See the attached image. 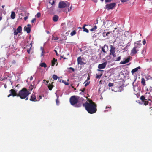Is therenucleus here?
I'll list each match as a JSON object with an SVG mask.
<instances>
[{
  "instance_id": "obj_33",
  "label": "nucleus",
  "mask_w": 152,
  "mask_h": 152,
  "mask_svg": "<svg viewBox=\"0 0 152 152\" xmlns=\"http://www.w3.org/2000/svg\"><path fill=\"white\" fill-rule=\"evenodd\" d=\"M63 83H64L66 85H68L69 84V83L67 82H66L64 80H63L62 81Z\"/></svg>"
},
{
  "instance_id": "obj_9",
  "label": "nucleus",
  "mask_w": 152,
  "mask_h": 152,
  "mask_svg": "<svg viewBox=\"0 0 152 152\" xmlns=\"http://www.w3.org/2000/svg\"><path fill=\"white\" fill-rule=\"evenodd\" d=\"M31 25L30 24L27 25V26H25L24 27V29L25 31H26L27 33H29L31 31Z\"/></svg>"
},
{
  "instance_id": "obj_59",
  "label": "nucleus",
  "mask_w": 152,
  "mask_h": 152,
  "mask_svg": "<svg viewBox=\"0 0 152 152\" xmlns=\"http://www.w3.org/2000/svg\"><path fill=\"white\" fill-rule=\"evenodd\" d=\"M27 52H28V53H30V50L28 49L27 50Z\"/></svg>"
},
{
  "instance_id": "obj_6",
  "label": "nucleus",
  "mask_w": 152,
  "mask_h": 152,
  "mask_svg": "<svg viewBox=\"0 0 152 152\" xmlns=\"http://www.w3.org/2000/svg\"><path fill=\"white\" fill-rule=\"evenodd\" d=\"M110 54L111 55H112L113 57H115L116 56V55L115 53V48L112 45H110Z\"/></svg>"
},
{
  "instance_id": "obj_27",
  "label": "nucleus",
  "mask_w": 152,
  "mask_h": 152,
  "mask_svg": "<svg viewBox=\"0 0 152 152\" xmlns=\"http://www.w3.org/2000/svg\"><path fill=\"white\" fill-rule=\"evenodd\" d=\"M76 31L75 30H74L70 33V35L72 36H73L75 35L76 34Z\"/></svg>"
},
{
  "instance_id": "obj_19",
  "label": "nucleus",
  "mask_w": 152,
  "mask_h": 152,
  "mask_svg": "<svg viewBox=\"0 0 152 152\" xmlns=\"http://www.w3.org/2000/svg\"><path fill=\"white\" fill-rule=\"evenodd\" d=\"M57 60L55 59L54 58H53V60L52 61V66H54L55 64L57 62Z\"/></svg>"
},
{
  "instance_id": "obj_3",
  "label": "nucleus",
  "mask_w": 152,
  "mask_h": 152,
  "mask_svg": "<svg viewBox=\"0 0 152 152\" xmlns=\"http://www.w3.org/2000/svg\"><path fill=\"white\" fill-rule=\"evenodd\" d=\"M80 99V97L73 96L70 98V102L72 105H74L77 104Z\"/></svg>"
},
{
  "instance_id": "obj_5",
  "label": "nucleus",
  "mask_w": 152,
  "mask_h": 152,
  "mask_svg": "<svg viewBox=\"0 0 152 152\" xmlns=\"http://www.w3.org/2000/svg\"><path fill=\"white\" fill-rule=\"evenodd\" d=\"M137 46H134L131 50V54L132 56L135 54L139 51L138 49L140 48V44L138 45Z\"/></svg>"
},
{
  "instance_id": "obj_14",
  "label": "nucleus",
  "mask_w": 152,
  "mask_h": 152,
  "mask_svg": "<svg viewBox=\"0 0 152 152\" xmlns=\"http://www.w3.org/2000/svg\"><path fill=\"white\" fill-rule=\"evenodd\" d=\"M30 100L31 101L36 102L37 101V100L36 99V96L32 94L30 99Z\"/></svg>"
},
{
  "instance_id": "obj_62",
  "label": "nucleus",
  "mask_w": 152,
  "mask_h": 152,
  "mask_svg": "<svg viewBox=\"0 0 152 152\" xmlns=\"http://www.w3.org/2000/svg\"><path fill=\"white\" fill-rule=\"evenodd\" d=\"M58 39V38L57 37L55 39V40H56Z\"/></svg>"
},
{
  "instance_id": "obj_21",
  "label": "nucleus",
  "mask_w": 152,
  "mask_h": 152,
  "mask_svg": "<svg viewBox=\"0 0 152 152\" xmlns=\"http://www.w3.org/2000/svg\"><path fill=\"white\" fill-rule=\"evenodd\" d=\"M53 82H52L51 84H49V85L48 86V87L49 89L50 90H51L52 88L54 87V86L53 85Z\"/></svg>"
},
{
  "instance_id": "obj_44",
  "label": "nucleus",
  "mask_w": 152,
  "mask_h": 152,
  "mask_svg": "<svg viewBox=\"0 0 152 152\" xmlns=\"http://www.w3.org/2000/svg\"><path fill=\"white\" fill-rule=\"evenodd\" d=\"M129 0H121V1L122 2H125Z\"/></svg>"
},
{
  "instance_id": "obj_46",
  "label": "nucleus",
  "mask_w": 152,
  "mask_h": 152,
  "mask_svg": "<svg viewBox=\"0 0 152 152\" xmlns=\"http://www.w3.org/2000/svg\"><path fill=\"white\" fill-rule=\"evenodd\" d=\"M95 30V29L93 28H91V29H90V31H94Z\"/></svg>"
},
{
  "instance_id": "obj_50",
  "label": "nucleus",
  "mask_w": 152,
  "mask_h": 152,
  "mask_svg": "<svg viewBox=\"0 0 152 152\" xmlns=\"http://www.w3.org/2000/svg\"><path fill=\"white\" fill-rule=\"evenodd\" d=\"M84 93L81 92L80 93V94H81L83 96H84Z\"/></svg>"
},
{
  "instance_id": "obj_31",
  "label": "nucleus",
  "mask_w": 152,
  "mask_h": 152,
  "mask_svg": "<svg viewBox=\"0 0 152 152\" xmlns=\"http://www.w3.org/2000/svg\"><path fill=\"white\" fill-rule=\"evenodd\" d=\"M41 16V13L39 12H38L36 14L35 16L36 17H37L38 18H39Z\"/></svg>"
},
{
  "instance_id": "obj_52",
  "label": "nucleus",
  "mask_w": 152,
  "mask_h": 152,
  "mask_svg": "<svg viewBox=\"0 0 152 152\" xmlns=\"http://www.w3.org/2000/svg\"><path fill=\"white\" fill-rule=\"evenodd\" d=\"M79 100H80L81 101H83L84 100V99L82 97L80 98V99Z\"/></svg>"
},
{
  "instance_id": "obj_39",
  "label": "nucleus",
  "mask_w": 152,
  "mask_h": 152,
  "mask_svg": "<svg viewBox=\"0 0 152 152\" xmlns=\"http://www.w3.org/2000/svg\"><path fill=\"white\" fill-rule=\"evenodd\" d=\"M85 90L86 88H84L83 89H80L79 90V91L84 93V91Z\"/></svg>"
},
{
  "instance_id": "obj_61",
  "label": "nucleus",
  "mask_w": 152,
  "mask_h": 152,
  "mask_svg": "<svg viewBox=\"0 0 152 152\" xmlns=\"http://www.w3.org/2000/svg\"><path fill=\"white\" fill-rule=\"evenodd\" d=\"M98 71H103V70H100V69H98Z\"/></svg>"
},
{
  "instance_id": "obj_12",
  "label": "nucleus",
  "mask_w": 152,
  "mask_h": 152,
  "mask_svg": "<svg viewBox=\"0 0 152 152\" xmlns=\"http://www.w3.org/2000/svg\"><path fill=\"white\" fill-rule=\"evenodd\" d=\"M77 63L78 64H80V65H83L85 63L82 61L81 58L80 56L78 57L77 59Z\"/></svg>"
},
{
  "instance_id": "obj_2",
  "label": "nucleus",
  "mask_w": 152,
  "mask_h": 152,
  "mask_svg": "<svg viewBox=\"0 0 152 152\" xmlns=\"http://www.w3.org/2000/svg\"><path fill=\"white\" fill-rule=\"evenodd\" d=\"M30 94L29 91L26 88H23L19 91L18 97H19L22 99H25V100H27L28 99V96Z\"/></svg>"
},
{
  "instance_id": "obj_8",
  "label": "nucleus",
  "mask_w": 152,
  "mask_h": 152,
  "mask_svg": "<svg viewBox=\"0 0 152 152\" xmlns=\"http://www.w3.org/2000/svg\"><path fill=\"white\" fill-rule=\"evenodd\" d=\"M115 5V3H113L106 5V7L108 10H110L112 9Z\"/></svg>"
},
{
  "instance_id": "obj_34",
  "label": "nucleus",
  "mask_w": 152,
  "mask_h": 152,
  "mask_svg": "<svg viewBox=\"0 0 152 152\" xmlns=\"http://www.w3.org/2000/svg\"><path fill=\"white\" fill-rule=\"evenodd\" d=\"M102 75V74H101L100 75H96V78L97 79H98V78L99 79L101 78Z\"/></svg>"
},
{
  "instance_id": "obj_10",
  "label": "nucleus",
  "mask_w": 152,
  "mask_h": 152,
  "mask_svg": "<svg viewBox=\"0 0 152 152\" xmlns=\"http://www.w3.org/2000/svg\"><path fill=\"white\" fill-rule=\"evenodd\" d=\"M107 64V62H104L102 64L98 65V68L99 69H104L105 68Z\"/></svg>"
},
{
  "instance_id": "obj_45",
  "label": "nucleus",
  "mask_w": 152,
  "mask_h": 152,
  "mask_svg": "<svg viewBox=\"0 0 152 152\" xmlns=\"http://www.w3.org/2000/svg\"><path fill=\"white\" fill-rule=\"evenodd\" d=\"M89 83H90L89 82H87V83L85 84V87L87 86L89 84Z\"/></svg>"
},
{
  "instance_id": "obj_13",
  "label": "nucleus",
  "mask_w": 152,
  "mask_h": 152,
  "mask_svg": "<svg viewBox=\"0 0 152 152\" xmlns=\"http://www.w3.org/2000/svg\"><path fill=\"white\" fill-rule=\"evenodd\" d=\"M108 50V45H105L103 46L102 48V50L104 53H106Z\"/></svg>"
},
{
  "instance_id": "obj_63",
  "label": "nucleus",
  "mask_w": 152,
  "mask_h": 152,
  "mask_svg": "<svg viewBox=\"0 0 152 152\" xmlns=\"http://www.w3.org/2000/svg\"><path fill=\"white\" fill-rule=\"evenodd\" d=\"M39 98H40V99H41V98H42V96H41L39 95Z\"/></svg>"
},
{
  "instance_id": "obj_1",
  "label": "nucleus",
  "mask_w": 152,
  "mask_h": 152,
  "mask_svg": "<svg viewBox=\"0 0 152 152\" xmlns=\"http://www.w3.org/2000/svg\"><path fill=\"white\" fill-rule=\"evenodd\" d=\"M88 102H86L83 104L86 110L90 114H92L95 113L97 111V105L92 100H88Z\"/></svg>"
},
{
  "instance_id": "obj_15",
  "label": "nucleus",
  "mask_w": 152,
  "mask_h": 152,
  "mask_svg": "<svg viewBox=\"0 0 152 152\" xmlns=\"http://www.w3.org/2000/svg\"><path fill=\"white\" fill-rule=\"evenodd\" d=\"M130 59L129 58H127L124 61H121L120 62V64H124L126 63H128L130 61Z\"/></svg>"
},
{
  "instance_id": "obj_42",
  "label": "nucleus",
  "mask_w": 152,
  "mask_h": 152,
  "mask_svg": "<svg viewBox=\"0 0 152 152\" xmlns=\"http://www.w3.org/2000/svg\"><path fill=\"white\" fill-rule=\"evenodd\" d=\"M68 69H69L71 70L73 72L75 71L74 69L72 67H70L69 68H68Z\"/></svg>"
},
{
  "instance_id": "obj_60",
  "label": "nucleus",
  "mask_w": 152,
  "mask_h": 152,
  "mask_svg": "<svg viewBox=\"0 0 152 152\" xmlns=\"http://www.w3.org/2000/svg\"><path fill=\"white\" fill-rule=\"evenodd\" d=\"M65 25V23H62V24H61V26H63L64 25Z\"/></svg>"
},
{
  "instance_id": "obj_26",
  "label": "nucleus",
  "mask_w": 152,
  "mask_h": 152,
  "mask_svg": "<svg viewBox=\"0 0 152 152\" xmlns=\"http://www.w3.org/2000/svg\"><path fill=\"white\" fill-rule=\"evenodd\" d=\"M53 78L55 80H56L58 79V76L56 75H53L52 76Z\"/></svg>"
},
{
  "instance_id": "obj_25",
  "label": "nucleus",
  "mask_w": 152,
  "mask_h": 152,
  "mask_svg": "<svg viewBox=\"0 0 152 152\" xmlns=\"http://www.w3.org/2000/svg\"><path fill=\"white\" fill-rule=\"evenodd\" d=\"M16 30L17 31H18V32L20 33L21 31L22 30V27L20 26H18Z\"/></svg>"
},
{
  "instance_id": "obj_55",
  "label": "nucleus",
  "mask_w": 152,
  "mask_h": 152,
  "mask_svg": "<svg viewBox=\"0 0 152 152\" xmlns=\"http://www.w3.org/2000/svg\"><path fill=\"white\" fill-rule=\"evenodd\" d=\"M61 58H63L64 59H67V58H65V57H64L62 56H61Z\"/></svg>"
},
{
  "instance_id": "obj_40",
  "label": "nucleus",
  "mask_w": 152,
  "mask_h": 152,
  "mask_svg": "<svg viewBox=\"0 0 152 152\" xmlns=\"http://www.w3.org/2000/svg\"><path fill=\"white\" fill-rule=\"evenodd\" d=\"M36 20V19L35 18H34L32 19V20L31 21V23H34Z\"/></svg>"
},
{
  "instance_id": "obj_36",
  "label": "nucleus",
  "mask_w": 152,
  "mask_h": 152,
  "mask_svg": "<svg viewBox=\"0 0 152 152\" xmlns=\"http://www.w3.org/2000/svg\"><path fill=\"white\" fill-rule=\"evenodd\" d=\"M11 47V49L12 50H10V51L11 52H13V51H14V48L13 45H12Z\"/></svg>"
},
{
  "instance_id": "obj_64",
  "label": "nucleus",
  "mask_w": 152,
  "mask_h": 152,
  "mask_svg": "<svg viewBox=\"0 0 152 152\" xmlns=\"http://www.w3.org/2000/svg\"><path fill=\"white\" fill-rule=\"evenodd\" d=\"M5 7V5H2V7L3 8H4V7Z\"/></svg>"
},
{
  "instance_id": "obj_18",
  "label": "nucleus",
  "mask_w": 152,
  "mask_h": 152,
  "mask_svg": "<svg viewBox=\"0 0 152 152\" xmlns=\"http://www.w3.org/2000/svg\"><path fill=\"white\" fill-rule=\"evenodd\" d=\"M15 14L14 12L12 11L11 12V18L12 19H14L15 18Z\"/></svg>"
},
{
  "instance_id": "obj_24",
  "label": "nucleus",
  "mask_w": 152,
  "mask_h": 152,
  "mask_svg": "<svg viewBox=\"0 0 152 152\" xmlns=\"http://www.w3.org/2000/svg\"><path fill=\"white\" fill-rule=\"evenodd\" d=\"M40 66L42 67L46 68L47 67V65L45 63L43 62L40 64Z\"/></svg>"
},
{
  "instance_id": "obj_7",
  "label": "nucleus",
  "mask_w": 152,
  "mask_h": 152,
  "mask_svg": "<svg viewBox=\"0 0 152 152\" xmlns=\"http://www.w3.org/2000/svg\"><path fill=\"white\" fill-rule=\"evenodd\" d=\"M10 94L8 96V97H9L11 96H12L13 97L15 96H17L18 97V94H17L16 91L13 89H11L10 91Z\"/></svg>"
},
{
  "instance_id": "obj_57",
  "label": "nucleus",
  "mask_w": 152,
  "mask_h": 152,
  "mask_svg": "<svg viewBox=\"0 0 152 152\" xmlns=\"http://www.w3.org/2000/svg\"><path fill=\"white\" fill-rule=\"evenodd\" d=\"M71 9V7H70V10ZM69 8H68V9L66 10V11H69Z\"/></svg>"
},
{
  "instance_id": "obj_56",
  "label": "nucleus",
  "mask_w": 152,
  "mask_h": 152,
  "mask_svg": "<svg viewBox=\"0 0 152 152\" xmlns=\"http://www.w3.org/2000/svg\"><path fill=\"white\" fill-rule=\"evenodd\" d=\"M32 79H33V77L32 76H31L30 78V80H31Z\"/></svg>"
},
{
  "instance_id": "obj_29",
  "label": "nucleus",
  "mask_w": 152,
  "mask_h": 152,
  "mask_svg": "<svg viewBox=\"0 0 152 152\" xmlns=\"http://www.w3.org/2000/svg\"><path fill=\"white\" fill-rule=\"evenodd\" d=\"M49 3L52 5H53L55 3V1L54 0H50Z\"/></svg>"
},
{
  "instance_id": "obj_22",
  "label": "nucleus",
  "mask_w": 152,
  "mask_h": 152,
  "mask_svg": "<svg viewBox=\"0 0 152 152\" xmlns=\"http://www.w3.org/2000/svg\"><path fill=\"white\" fill-rule=\"evenodd\" d=\"M141 83L143 86H145L146 85L145 81V79L143 78H142L141 79Z\"/></svg>"
},
{
  "instance_id": "obj_43",
  "label": "nucleus",
  "mask_w": 152,
  "mask_h": 152,
  "mask_svg": "<svg viewBox=\"0 0 152 152\" xmlns=\"http://www.w3.org/2000/svg\"><path fill=\"white\" fill-rule=\"evenodd\" d=\"M44 50L43 49H42V53H41V56H42L44 55Z\"/></svg>"
},
{
  "instance_id": "obj_23",
  "label": "nucleus",
  "mask_w": 152,
  "mask_h": 152,
  "mask_svg": "<svg viewBox=\"0 0 152 152\" xmlns=\"http://www.w3.org/2000/svg\"><path fill=\"white\" fill-rule=\"evenodd\" d=\"M110 34V32H108L106 33V32H104L102 33V35L104 37H105L106 36H107Z\"/></svg>"
},
{
  "instance_id": "obj_32",
  "label": "nucleus",
  "mask_w": 152,
  "mask_h": 152,
  "mask_svg": "<svg viewBox=\"0 0 152 152\" xmlns=\"http://www.w3.org/2000/svg\"><path fill=\"white\" fill-rule=\"evenodd\" d=\"M19 33L17 30H15L14 31V35H17Z\"/></svg>"
},
{
  "instance_id": "obj_28",
  "label": "nucleus",
  "mask_w": 152,
  "mask_h": 152,
  "mask_svg": "<svg viewBox=\"0 0 152 152\" xmlns=\"http://www.w3.org/2000/svg\"><path fill=\"white\" fill-rule=\"evenodd\" d=\"M81 103H78V104H76L75 105V107H81Z\"/></svg>"
},
{
  "instance_id": "obj_11",
  "label": "nucleus",
  "mask_w": 152,
  "mask_h": 152,
  "mask_svg": "<svg viewBox=\"0 0 152 152\" xmlns=\"http://www.w3.org/2000/svg\"><path fill=\"white\" fill-rule=\"evenodd\" d=\"M140 99L143 102L144 105H146L148 104V101L145 100L146 99H145V98L144 96L142 95L140 97Z\"/></svg>"
},
{
  "instance_id": "obj_58",
  "label": "nucleus",
  "mask_w": 152,
  "mask_h": 152,
  "mask_svg": "<svg viewBox=\"0 0 152 152\" xmlns=\"http://www.w3.org/2000/svg\"><path fill=\"white\" fill-rule=\"evenodd\" d=\"M2 19V16L1 15L0 16V21Z\"/></svg>"
},
{
  "instance_id": "obj_53",
  "label": "nucleus",
  "mask_w": 152,
  "mask_h": 152,
  "mask_svg": "<svg viewBox=\"0 0 152 152\" xmlns=\"http://www.w3.org/2000/svg\"><path fill=\"white\" fill-rule=\"evenodd\" d=\"M93 28L96 30L97 28V27L96 26H95Z\"/></svg>"
},
{
  "instance_id": "obj_47",
  "label": "nucleus",
  "mask_w": 152,
  "mask_h": 152,
  "mask_svg": "<svg viewBox=\"0 0 152 152\" xmlns=\"http://www.w3.org/2000/svg\"><path fill=\"white\" fill-rule=\"evenodd\" d=\"M142 44L143 45H145L146 44V41L145 39L142 41Z\"/></svg>"
},
{
  "instance_id": "obj_38",
  "label": "nucleus",
  "mask_w": 152,
  "mask_h": 152,
  "mask_svg": "<svg viewBox=\"0 0 152 152\" xmlns=\"http://www.w3.org/2000/svg\"><path fill=\"white\" fill-rule=\"evenodd\" d=\"M7 79V77H3L2 78H1L0 79L1 81H3L4 80Z\"/></svg>"
},
{
  "instance_id": "obj_17",
  "label": "nucleus",
  "mask_w": 152,
  "mask_h": 152,
  "mask_svg": "<svg viewBox=\"0 0 152 152\" xmlns=\"http://www.w3.org/2000/svg\"><path fill=\"white\" fill-rule=\"evenodd\" d=\"M59 17L57 15H55L53 18V20L54 22L57 21Z\"/></svg>"
},
{
  "instance_id": "obj_16",
  "label": "nucleus",
  "mask_w": 152,
  "mask_h": 152,
  "mask_svg": "<svg viewBox=\"0 0 152 152\" xmlns=\"http://www.w3.org/2000/svg\"><path fill=\"white\" fill-rule=\"evenodd\" d=\"M141 68L140 66H138L137 68L133 69L131 71V73L133 75L135 72H136L139 69Z\"/></svg>"
},
{
  "instance_id": "obj_4",
  "label": "nucleus",
  "mask_w": 152,
  "mask_h": 152,
  "mask_svg": "<svg viewBox=\"0 0 152 152\" xmlns=\"http://www.w3.org/2000/svg\"><path fill=\"white\" fill-rule=\"evenodd\" d=\"M70 5V4L67 2L62 1L60 2L58 4V7L60 8L68 7Z\"/></svg>"
},
{
  "instance_id": "obj_20",
  "label": "nucleus",
  "mask_w": 152,
  "mask_h": 152,
  "mask_svg": "<svg viewBox=\"0 0 152 152\" xmlns=\"http://www.w3.org/2000/svg\"><path fill=\"white\" fill-rule=\"evenodd\" d=\"M87 26V25L86 24H84L83 27V29L84 31L86 32L87 33H88L89 32L88 30L85 27Z\"/></svg>"
},
{
  "instance_id": "obj_37",
  "label": "nucleus",
  "mask_w": 152,
  "mask_h": 152,
  "mask_svg": "<svg viewBox=\"0 0 152 152\" xmlns=\"http://www.w3.org/2000/svg\"><path fill=\"white\" fill-rule=\"evenodd\" d=\"M113 83L110 82L108 84V86L109 87L113 86Z\"/></svg>"
},
{
  "instance_id": "obj_49",
  "label": "nucleus",
  "mask_w": 152,
  "mask_h": 152,
  "mask_svg": "<svg viewBox=\"0 0 152 152\" xmlns=\"http://www.w3.org/2000/svg\"><path fill=\"white\" fill-rule=\"evenodd\" d=\"M111 0H105V2L107 3L110 2Z\"/></svg>"
},
{
  "instance_id": "obj_35",
  "label": "nucleus",
  "mask_w": 152,
  "mask_h": 152,
  "mask_svg": "<svg viewBox=\"0 0 152 152\" xmlns=\"http://www.w3.org/2000/svg\"><path fill=\"white\" fill-rule=\"evenodd\" d=\"M121 56H119L118 57L116 60H115V61H120L121 59Z\"/></svg>"
},
{
  "instance_id": "obj_41",
  "label": "nucleus",
  "mask_w": 152,
  "mask_h": 152,
  "mask_svg": "<svg viewBox=\"0 0 152 152\" xmlns=\"http://www.w3.org/2000/svg\"><path fill=\"white\" fill-rule=\"evenodd\" d=\"M62 29L64 31H66V27L63 26L62 27Z\"/></svg>"
},
{
  "instance_id": "obj_30",
  "label": "nucleus",
  "mask_w": 152,
  "mask_h": 152,
  "mask_svg": "<svg viewBox=\"0 0 152 152\" xmlns=\"http://www.w3.org/2000/svg\"><path fill=\"white\" fill-rule=\"evenodd\" d=\"M34 88V86L32 85H31L29 87V90L30 91H31Z\"/></svg>"
},
{
  "instance_id": "obj_51",
  "label": "nucleus",
  "mask_w": 152,
  "mask_h": 152,
  "mask_svg": "<svg viewBox=\"0 0 152 152\" xmlns=\"http://www.w3.org/2000/svg\"><path fill=\"white\" fill-rule=\"evenodd\" d=\"M54 51L56 53V54L57 56H58V53H57V51L56 50H54Z\"/></svg>"
},
{
  "instance_id": "obj_48",
  "label": "nucleus",
  "mask_w": 152,
  "mask_h": 152,
  "mask_svg": "<svg viewBox=\"0 0 152 152\" xmlns=\"http://www.w3.org/2000/svg\"><path fill=\"white\" fill-rule=\"evenodd\" d=\"M28 18V16H27L24 17V20L26 21V20Z\"/></svg>"
},
{
  "instance_id": "obj_54",
  "label": "nucleus",
  "mask_w": 152,
  "mask_h": 152,
  "mask_svg": "<svg viewBox=\"0 0 152 152\" xmlns=\"http://www.w3.org/2000/svg\"><path fill=\"white\" fill-rule=\"evenodd\" d=\"M148 77V79H152V77L150 76H149Z\"/></svg>"
}]
</instances>
